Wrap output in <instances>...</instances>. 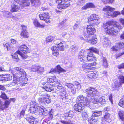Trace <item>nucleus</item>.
I'll return each instance as SVG.
<instances>
[{
	"label": "nucleus",
	"mask_w": 124,
	"mask_h": 124,
	"mask_svg": "<svg viewBox=\"0 0 124 124\" xmlns=\"http://www.w3.org/2000/svg\"><path fill=\"white\" fill-rule=\"evenodd\" d=\"M103 27L107 33L111 35H115L118 31L121 30L122 27L117 22H108L103 24Z\"/></svg>",
	"instance_id": "nucleus-1"
},
{
	"label": "nucleus",
	"mask_w": 124,
	"mask_h": 124,
	"mask_svg": "<svg viewBox=\"0 0 124 124\" xmlns=\"http://www.w3.org/2000/svg\"><path fill=\"white\" fill-rule=\"evenodd\" d=\"M83 92L87 93V97L89 101L91 99V101L92 103L98 104V99H96V96L98 95V92L96 89L90 87L84 89Z\"/></svg>",
	"instance_id": "nucleus-2"
},
{
	"label": "nucleus",
	"mask_w": 124,
	"mask_h": 124,
	"mask_svg": "<svg viewBox=\"0 0 124 124\" xmlns=\"http://www.w3.org/2000/svg\"><path fill=\"white\" fill-rule=\"evenodd\" d=\"M115 10L114 8H112L110 6H106L103 9V11L107 12L105 13L104 16L107 17L111 16L116 17L120 14L119 12L116 11L113 13V11Z\"/></svg>",
	"instance_id": "nucleus-3"
},
{
	"label": "nucleus",
	"mask_w": 124,
	"mask_h": 124,
	"mask_svg": "<svg viewBox=\"0 0 124 124\" xmlns=\"http://www.w3.org/2000/svg\"><path fill=\"white\" fill-rule=\"evenodd\" d=\"M75 85L71 83H66L65 85L68 88L71 89V91L73 94H75L76 91H77L81 88V85L78 82H75Z\"/></svg>",
	"instance_id": "nucleus-4"
},
{
	"label": "nucleus",
	"mask_w": 124,
	"mask_h": 124,
	"mask_svg": "<svg viewBox=\"0 0 124 124\" xmlns=\"http://www.w3.org/2000/svg\"><path fill=\"white\" fill-rule=\"evenodd\" d=\"M89 19L88 22L92 25H97L100 22L99 17L95 14L91 15Z\"/></svg>",
	"instance_id": "nucleus-5"
},
{
	"label": "nucleus",
	"mask_w": 124,
	"mask_h": 124,
	"mask_svg": "<svg viewBox=\"0 0 124 124\" xmlns=\"http://www.w3.org/2000/svg\"><path fill=\"white\" fill-rule=\"evenodd\" d=\"M86 62H80V64L82 65L81 68V70L85 72L92 70V66H95L96 64V62H95L88 64L86 63Z\"/></svg>",
	"instance_id": "nucleus-6"
},
{
	"label": "nucleus",
	"mask_w": 124,
	"mask_h": 124,
	"mask_svg": "<svg viewBox=\"0 0 124 124\" xmlns=\"http://www.w3.org/2000/svg\"><path fill=\"white\" fill-rule=\"evenodd\" d=\"M77 102L81 103L82 104L86 106H89V102L88 98H86L82 95H80L78 96L76 100Z\"/></svg>",
	"instance_id": "nucleus-7"
},
{
	"label": "nucleus",
	"mask_w": 124,
	"mask_h": 124,
	"mask_svg": "<svg viewBox=\"0 0 124 124\" xmlns=\"http://www.w3.org/2000/svg\"><path fill=\"white\" fill-rule=\"evenodd\" d=\"M41 98L38 99V101L40 103H44L45 104L48 103L50 102V100L49 99V96L46 93H42L40 94Z\"/></svg>",
	"instance_id": "nucleus-8"
},
{
	"label": "nucleus",
	"mask_w": 124,
	"mask_h": 124,
	"mask_svg": "<svg viewBox=\"0 0 124 124\" xmlns=\"http://www.w3.org/2000/svg\"><path fill=\"white\" fill-rule=\"evenodd\" d=\"M39 17L41 20L45 21L46 23H49L52 20L47 12L41 13L39 15Z\"/></svg>",
	"instance_id": "nucleus-9"
},
{
	"label": "nucleus",
	"mask_w": 124,
	"mask_h": 124,
	"mask_svg": "<svg viewBox=\"0 0 124 124\" xmlns=\"http://www.w3.org/2000/svg\"><path fill=\"white\" fill-rule=\"evenodd\" d=\"M17 54L20 55L23 59H26L27 57V56L26 55L23 54L20 51L18 50L17 52V53H14L12 55L13 59L16 61H18L19 59Z\"/></svg>",
	"instance_id": "nucleus-10"
},
{
	"label": "nucleus",
	"mask_w": 124,
	"mask_h": 124,
	"mask_svg": "<svg viewBox=\"0 0 124 124\" xmlns=\"http://www.w3.org/2000/svg\"><path fill=\"white\" fill-rule=\"evenodd\" d=\"M65 71V70L62 68L60 65H58L54 69H52L49 72V73H51L53 74L55 73L60 74L61 72H63Z\"/></svg>",
	"instance_id": "nucleus-11"
},
{
	"label": "nucleus",
	"mask_w": 124,
	"mask_h": 124,
	"mask_svg": "<svg viewBox=\"0 0 124 124\" xmlns=\"http://www.w3.org/2000/svg\"><path fill=\"white\" fill-rule=\"evenodd\" d=\"M85 38H87L86 40L87 42L90 41L91 44H94L96 43L97 41V39L95 36L91 37L90 36H84Z\"/></svg>",
	"instance_id": "nucleus-12"
},
{
	"label": "nucleus",
	"mask_w": 124,
	"mask_h": 124,
	"mask_svg": "<svg viewBox=\"0 0 124 124\" xmlns=\"http://www.w3.org/2000/svg\"><path fill=\"white\" fill-rule=\"evenodd\" d=\"M87 52L84 49L82 50L79 52L78 56L80 62H83L84 58L86 57Z\"/></svg>",
	"instance_id": "nucleus-13"
},
{
	"label": "nucleus",
	"mask_w": 124,
	"mask_h": 124,
	"mask_svg": "<svg viewBox=\"0 0 124 124\" xmlns=\"http://www.w3.org/2000/svg\"><path fill=\"white\" fill-rule=\"evenodd\" d=\"M12 79V76L10 74H3L0 76V81H8Z\"/></svg>",
	"instance_id": "nucleus-14"
},
{
	"label": "nucleus",
	"mask_w": 124,
	"mask_h": 124,
	"mask_svg": "<svg viewBox=\"0 0 124 124\" xmlns=\"http://www.w3.org/2000/svg\"><path fill=\"white\" fill-rule=\"evenodd\" d=\"M20 79H19L17 78L16 77V76H15L14 77L13 82L11 83V85L13 86H14L17 84L18 85L24 86L25 85L24 83H23L20 82H20L19 81V80Z\"/></svg>",
	"instance_id": "nucleus-15"
},
{
	"label": "nucleus",
	"mask_w": 124,
	"mask_h": 124,
	"mask_svg": "<svg viewBox=\"0 0 124 124\" xmlns=\"http://www.w3.org/2000/svg\"><path fill=\"white\" fill-rule=\"evenodd\" d=\"M14 69L16 71V73L18 74V75H20L21 77L25 76L26 75L25 72L21 67H16L14 68Z\"/></svg>",
	"instance_id": "nucleus-16"
},
{
	"label": "nucleus",
	"mask_w": 124,
	"mask_h": 124,
	"mask_svg": "<svg viewBox=\"0 0 124 124\" xmlns=\"http://www.w3.org/2000/svg\"><path fill=\"white\" fill-rule=\"evenodd\" d=\"M22 6H28L30 5V2L29 0H14Z\"/></svg>",
	"instance_id": "nucleus-17"
},
{
	"label": "nucleus",
	"mask_w": 124,
	"mask_h": 124,
	"mask_svg": "<svg viewBox=\"0 0 124 124\" xmlns=\"http://www.w3.org/2000/svg\"><path fill=\"white\" fill-rule=\"evenodd\" d=\"M26 119L30 124H39L38 121L32 116H28Z\"/></svg>",
	"instance_id": "nucleus-18"
},
{
	"label": "nucleus",
	"mask_w": 124,
	"mask_h": 124,
	"mask_svg": "<svg viewBox=\"0 0 124 124\" xmlns=\"http://www.w3.org/2000/svg\"><path fill=\"white\" fill-rule=\"evenodd\" d=\"M10 102V100L6 101L5 103L0 100V109L3 110L5 108H8Z\"/></svg>",
	"instance_id": "nucleus-19"
},
{
	"label": "nucleus",
	"mask_w": 124,
	"mask_h": 124,
	"mask_svg": "<svg viewBox=\"0 0 124 124\" xmlns=\"http://www.w3.org/2000/svg\"><path fill=\"white\" fill-rule=\"evenodd\" d=\"M47 81L49 85L53 87H54L56 85V82L57 81V79L56 77H53L52 78H47Z\"/></svg>",
	"instance_id": "nucleus-20"
},
{
	"label": "nucleus",
	"mask_w": 124,
	"mask_h": 124,
	"mask_svg": "<svg viewBox=\"0 0 124 124\" xmlns=\"http://www.w3.org/2000/svg\"><path fill=\"white\" fill-rule=\"evenodd\" d=\"M73 108L76 112H80L83 109V105L81 103H77L74 105Z\"/></svg>",
	"instance_id": "nucleus-21"
},
{
	"label": "nucleus",
	"mask_w": 124,
	"mask_h": 124,
	"mask_svg": "<svg viewBox=\"0 0 124 124\" xmlns=\"http://www.w3.org/2000/svg\"><path fill=\"white\" fill-rule=\"evenodd\" d=\"M67 2L64 1L63 3H61L57 6V8L59 9H64L69 7L70 6L69 3H67Z\"/></svg>",
	"instance_id": "nucleus-22"
},
{
	"label": "nucleus",
	"mask_w": 124,
	"mask_h": 124,
	"mask_svg": "<svg viewBox=\"0 0 124 124\" xmlns=\"http://www.w3.org/2000/svg\"><path fill=\"white\" fill-rule=\"evenodd\" d=\"M19 50L25 54L29 53L30 51L29 49L24 45L21 46L19 47Z\"/></svg>",
	"instance_id": "nucleus-23"
},
{
	"label": "nucleus",
	"mask_w": 124,
	"mask_h": 124,
	"mask_svg": "<svg viewBox=\"0 0 124 124\" xmlns=\"http://www.w3.org/2000/svg\"><path fill=\"white\" fill-rule=\"evenodd\" d=\"M86 29L87 33L89 35H93L95 32V29L94 27H92L91 25H87Z\"/></svg>",
	"instance_id": "nucleus-24"
},
{
	"label": "nucleus",
	"mask_w": 124,
	"mask_h": 124,
	"mask_svg": "<svg viewBox=\"0 0 124 124\" xmlns=\"http://www.w3.org/2000/svg\"><path fill=\"white\" fill-rule=\"evenodd\" d=\"M101 61L102 65L104 68H106L108 66V62L106 59L103 57L101 58Z\"/></svg>",
	"instance_id": "nucleus-25"
},
{
	"label": "nucleus",
	"mask_w": 124,
	"mask_h": 124,
	"mask_svg": "<svg viewBox=\"0 0 124 124\" xmlns=\"http://www.w3.org/2000/svg\"><path fill=\"white\" fill-rule=\"evenodd\" d=\"M87 76V78L89 79L93 78L95 79L98 77L97 74H96L93 71L88 72Z\"/></svg>",
	"instance_id": "nucleus-26"
},
{
	"label": "nucleus",
	"mask_w": 124,
	"mask_h": 124,
	"mask_svg": "<svg viewBox=\"0 0 124 124\" xmlns=\"http://www.w3.org/2000/svg\"><path fill=\"white\" fill-rule=\"evenodd\" d=\"M19 7L16 4H12L11 6L10 11L11 12H16L19 9Z\"/></svg>",
	"instance_id": "nucleus-27"
},
{
	"label": "nucleus",
	"mask_w": 124,
	"mask_h": 124,
	"mask_svg": "<svg viewBox=\"0 0 124 124\" xmlns=\"http://www.w3.org/2000/svg\"><path fill=\"white\" fill-rule=\"evenodd\" d=\"M96 61V59L94 58V56L89 57H86L84 58V61L83 62H92V63L95 62Z\"/></svg>",
	"instance_id": "nucleus-28"
},
{
	"label": "nucleus",
	"mask_w": 124,
	"mask_h": 124,
	"mask_svg": "<svg viewBox=\"0 0 124 124\" xmlns=\"http://www.w3.org/2000/svg\"><path fill=\"white\" fill-rule=\"evenodd\" d=\"M59 97L62 99H67L66 96V93L63 90H62L60 91L58 93Z\"/></svg>",
	"instance_id": "nucleus-29"
},
{
	"label": "nucleus",
	"mask_w": 124,
	"mask_h": 124,
	"mask_svg": "<svg viewBox=\"0 0 124 124\" xmlns=\"http://www.w3.org/2000/svg\"><path fill=\"white\" fill-rule=\"evenodd\" d=\"M95 8L94 5L92 3H87L85 5L83 6L82 9L83 10H85L88 8Z\"/></svg>",
	"instance_id": "nucleus-30"
},
{
	"label": "nucleus",
	"mask_w": 124,
	"mask_h": 124,
	"mask_svg": "<svg viewBox=\"0 0 124 124\" xmlns=\"http://www.w3.org/2000/svg\"><path fill=\"white\" fill-rule=\"evenodd\" d=\"M51 49L53 51V55L57 56L58 54V50L56 47L53 46L52 47Z\"/></svg>",
	"instance_id": "nucleus-31"
},
{
	"label": "nucleus",
	"mask_w": 124,
	"mask_h": 124,
	"mask_svg": "<svg viewBox=\"0 0 124 124\" xmlns=\"http://www.w3.org/2000/svg\"><path fill=\"white\" fill-rule=\"evenodd\" d=\"M33 23L34 25L36 27L40 28H44V25L40 24L38 21L36 19H34L33 20Z\"/></svg>",
	"instance_id": "nucleus-32"
},
{
	"label": "nucleus",
	"mask_w": 124,
	"mask_h": 124,
	"mask_svg": "<svg viewBox=\"0 0 124 124\" xmlns=\"http://www.w3.org/2000/svg\"><path fill=\"white\" fill-rule=\"evenodd\" d=\"M102 112L101 111H95L93 112V114L92 115V117H96L99 116L101 115Z\"/></svg>",
	"instance_id": "nucleus-33"
},
{
	"label": "nucleus",
	"mask_w": 124,
	"mask_h": 124,
	"mask_svg": "<svg viewBox=\"0 0 124 124\" xmlns=\"http://www.w3.org/2000/svg\"><path fill=\"white\" fill-rule=\"evenodd\" d=\"M118 114L120 119L124 124V111L122 110L119 111L118 112Z\"/></svg>",
	"instance_id": "nucleus-34"
},
{
	"label": "nucleus",
	"mask_w": 124,
	"mask_h": 124,
	"mask_svg": "<svg viewBox=\"0 0 124 124\" xmlns=\"http://www.w3.org/2000/svg\"><path fill=\"white\" fill-rule=\"evenodd\" d=\"M20 35L23 38H28L29 36V33L27 31H22Z\"/></svg>",
	"instance_id": "nucleus-35"
},
{
	"label": "nucleus",
	"mask_w": 124,
	"mask_h": 124,
	"mask_svg": "<svg viewBox=\"0 0 124 124\" xmlns=\"http://www.w3.org/2000/svg\"><path fill=\"white\" fill-rule=\"evenodd\" d=\"M31 2L32 6H36L40 4L39 0H31Z\"/></svg>",
	"instance_id": "nucleus-36"
},
{
	"label": "nucleus",
	"mask_w": 124,
	"mask_h": 124,
	"mask_svg": "<svg viewBox=\"0 0 124 124\" xmlns=\"http://www.w3.org/2000/svg\"><path fill=\"white\" fill-rule=\"evenodd\" d=\"M3 15L7 18H10L12 16V13L8 11H3Z\"/></svg>",
	"instance_id": "nucleus-37"
},
{
	"label": "nucleus",
	"mask_w": 124,
	"mask_h": 124,
	"mask_svg": "<svg viewBox=\"0 0 124 124\" xmlns=\"http://www.w3.org/2000/svg\"><path fill=\"white\" fill-rule=\"evenodd\" d=\"M97 121L96 119H95L94 117H92V116L88 119V120L89 124H95Z\"/></svg>",
	"instance_id": "nucleus-38"
},
{
	"label": "nucleus",
	"mask_w": 124,
	"mask_h": 124,
	"mask_svg": "<svg viewBox=\"0 0 124 124\" xmlns=\"http://www.w3.org/2000/svg\"><path fill=\"white\" fill-rule=\"evenodd\" d=\"M118 43H116L115 46H113L111 48V51L116 52L120 49V46L117 45Z\"/></svg>",
	"instance_id": "nucleus-39"
},
{
	"label": "nucleus",
	"mask_w": 124,
	"mask_h": 124,
	"mask_svg": "<svg viewBox=\"0 0 124 124\" xmlns=\"http://www.w3.org/2000/svg\"><path fill=\"white\" fill-rule=\"evenodd\" d=\"M3 45L4 46L7 48L8 50H9L12 49L11 47L10 46V44L8 42H4L3 43Z\"/></svg>",
	"instance_id": "nucleus-40"
},
{
	"label": "nucleus",
	"mask_w": 124,
	"mask_h": 124,
	"mask_svg": "<svg viewBox=\"0 0 124 124\" xmlns=\"http://www.w3.org/2000/svg\"><path fill=\"white\" fill-rule=\"evenodd\" d=\"M73 112L72 111H70L65 113L64 114V116L65 117H71L73 116Z\"/></svg>",
	"instance_id": "nucleus-41"
},
{
	"label": "nucleus",
	"mask_w": 124,
	"mask_h": 124,
	"mask_svg": "<svg viewBox=\"0 0 124 124\" xmlns=\"http://www.w3.org/2000/svg\"><path fill=\"white\" fill-rule=\"evenodd\" d=\"M50 85L48 84L47 85H45L44 86L43 88L47 91L51 92L53 89H52L51 87L50 86Z\"/></svg>",
	"instance_id": "nucleus-42"
},
{
	"label": "nucleus",
	"mask_w": 124,
	"mask_h": 124,
	"mask_svg": "<svg viewBox=\"0 0 124 124\" xmlns=\"http://www.w3.org/2000/svg\"><path fill=\"white\" fill-rule=\"evenodd\" d=\"M103 43L104 45L107 46H108L110 43V41L107 38H105L103 40Z\"/></svg>",
	"instance_id": "nucleus-43"
},
{
	"label": "nucleus",
	"mask_w": 124,
	"mask_h": 124,
	"mask_svg": "<svg viewBox=\"0 0 124 124\" xmlns=\"http://www.w3.org/2000/svg\"><path fill=\"white\" fill-rule=\"evenodd\" d=\"M39 112L42 114H46L48 112L47 110L44 107L39 108Z\"/></svg>",
	"instance_id": "nucleus-44"
},
{
	"label": "nucleus",
	"mask_w": 124,
	"mask_h": 124,
	"mask_svg": "<svg viewBox=\"0 0 124 124\" xmlns=\"http://www.w3.org/2000/svg\"><path fill=\"white\" fill-rule=\"evenodd\" d=\"M105 100L104 97H100L98 99V104L100 103V104H104L105 103Z\"/></svg>",
	"instance_id": "nucleus-45"
},
{
	"label": "nucleus",
	"mask_w": 124,
	"mask_h": 124,
	"mask_svg": "<svg viewBox=\"0 0 124 124\" xmlns=\"http://www.w3.org/2000/svg\"><path fill=\"white\" fill-rule=\"evenodd\" d=\"M88 113L84 111L82 113V117L83 119L85 120L87 119L88 117Z\"/></svg>",
	"instance_id": "nucleus-46"
},
{
	"label": "nucleus",
	"mask_w": 124,
	"mask_h": 124,
	"mask_svg": "<svg viewBox=\"0 0 124 124\" xmlns=\"http://www.w3.org/2000/svg\"><path fill=\"white\" fill-rule=\"evenodd\" d=\"M65 42L64 41H62V42L58 46V48L61 51H63L64 49V44L65 43Z\"/></svg>",
	"instance_id": "nucleus-47"
},
{
	"label": "nucleus",
	"mask_w": 124,
	"mask_h": 124,
	"mask_svg": "<svg viewBox=\"0 0 124 124\" xmlns=\"http://www.w3.org/2000/svg\"><path fill=\"white\" fill-rule=\"evenodd\" d=\"M88 50H90L95 53L99 54V51L98 49H97L93 47H90L88 49Z\"/></svg>",
	"instance_id": "nucleus-48"
},
{
	"label": "nucleus",
	"mask_w": 124,
	"mask_h": 124,
	"mask_svg": "<svg viewBox=\"0 0 124 124\" xmlns=\"http://www.w3.org/2000/svg\"><path fill=\"white\" fill-rule=\"evenodd\" d=\"M114 83L115 88H117L121 86L122 84L120 82L119 83L117 80H115Z\"/></svg>",
	"instance_id": "nucleus-49"
},
{
	"label": "nucleus",
	"mask_w": 124,
	"mask_h": 124,
	"mask_svg": "<svg viewBox=\"0 0 124 124\" xmlns=\"http://www.w3.org/2000/svg\"><path fill=\"white\" fill-rule=\"evenodd\" d=\"M0 97L4 100L8 99V97H7L5 93L2 92H1V94L0 96Z\"/></svg>",
	"instance_id": "nucleus-50"
},
{
	"label": "nucleus",
	"mask_w": 124,
	"mask_h": 124,
	"mask_svg": "<svg viewBox=\"0 0 124 124\" xmlns=\"http://www.w3.org/2000/svg\"><path fill=\"white\" fill-rule=\"evenodd\" d=\"M118 78L121 84L123 83L124 84V76L120 75L118 77Z\"/></svg>",
	"instance_id": "nucleus-51"
},
{
	"label": "nucleus",
	"mask_w": 124,
	"mask_h": 124,
	"mask_svg": "<svg viewBox=\"0 0 124 124\" xmlns=\"http://www.w3.org/2000/svg\"><path fill=\"white\" fill-rule=\"evenodd\" d=\"M38 66L33 65L32 66L31 68V70L33 71H37L38 70Z\"/></svg>",
	"instance_id": "nucleus-52"
},
{
	"label": "nucleus",
	"mask_w": 124,
	"mask_h": 124,
	"mask_svg": "<svg viewBox=\"0 0 124 124\" xmlns=\"http://www.w3.org/2000/svg\"><path fill=\"white\" fill-rule=\"evenodd\" d=\"M54 39V37L51 36H49L46 38V41L47 42H50L53 40Z\"/></svg>",
	"instance_id": "nucleus-53"
},
{
	"label": "nucleus",
	"mask_w": 124,
	"mask_h": 124,
	"mask_svg": "<svg viewBox=\"0 0 124 124\" xmlns=\"http://www.w3.org/2000/svg\"><path fill=\"white\" fill-rule=\"evenodd\" d=\"M104 118L106 121L108 122V120L110 118V114L108 113H106L104 116Z\"/></svg>",
	"instance_id": "nucleus-54"
},
{
	"label": "nucleus",
	"mask_w": 124,
	"mask_h": 124,
	"mask_svg": "<svg viewBox=\"0 0 124 124\" xmlns=\"http://www.w3.org/2000/svg\"><path fill=\"white\" fill-rule=\"evenodd\" d=\"M60 122L63 124H71V121L69 119L68 121H65L64 120H61Z\"/></svg>",
	"instance_id": "nucleus-55"
},
{
	"label": "nucleus",
	"mask_w": 124,
	"mask_h": 124,
	"mask_svg": "<svg viewBox=\"0 0 124 124\" xmlns=\"http://www.w3.org/2000/svg\"><path fill=\"white\" fill-rule=\"evenodd\" d=\"M44 68L43 67L38 66L37 72L38 73H41L44 71Z\"/></svg>",
	"instance_id": "nucleus-56"
},
{
	"label": "nucleus",
	"mask_w": 124,
	"mask_h": 124,
	"mask_svg": "<svg viewBox=\"0 0 124 124\" xmlns=\"http://www.w3.org/2000/svg\"><path fill=\"white\" fill-rule=\"evenodd\" d=\"M39 108H38L37 109L36 108H35V107H31L30 108V112L32 113H33L36 112V110H38Z\"/></svg>",
	"instance_id": "nucleus-57"
},
{
	"label": "nucleus",
	"mask_w": 124,
	"mask_h": 124,
	"mask_svg": "<svg viewBox=\"0 0 124 124\" xmlns=\"http://www.w3.org/2000/svg\"><path fill=\"white\" fill-rule=\"evenodd\" d=\"M118 105L121 107H124V99H121L120 100Z\"/></svg>",
	"instance_id": "nucleus-58"
},
{
	"label": "nucleus",
	"mask_w": 124,
	"mask_h": 124,
	"mask_svg": "<svg viewBox=\"0 0 124 124\" xmlns=\"http://www.w3.org/2000/svg\"><path fill=\"white\" fill-rule=\"evenodd\" d=\"M62 42V41L61 42L60 39H57L54 41V43L58 46Z\"/></svg>",
	"instance_id": "nucleus-59"
},
{
	"label": "nucleus",
	"mask_w": 124,
	"mask_h": 124,
	"mask_svg": "<svg viewBox=\"0 0 124 124\" xmlns=\"http://www.w3.org/2000/svg\"><path fill=\"white\" fill-rule=\"evenodd\" d=\"M117 45L120 46V49L123 48L124 49V42H121L118 43Z\"/></svg>",
	"instance_id": "nucleus-60"
},
{
	"label": "nucleus",
	"mask_w": 124,
	"mask_h": 124,
	"mask_svg": "<svg viewBox=\"0 0 124 124\" xmlns=\"http://www.w3.org/2000/svg\"><path fill=\"white\" fill-rule=\"evenodd\" d=\"M86 55L87 56V57H91V56H94V54H93V53L91 51L87 53Z\"/></svg>",
	"instance_id": "nucleus-61"
},
{
	"label": "nucleus",
	"mask_w": 124,
	"mask_h": 124,
	"mask_svg": "<svg viewBox=\"0 0 124 124\" xmlns=\"http://www.w3.org/2000/svg\"><path fill=\"white\" fill-rule=\"evenodd\" d=\"M117 68L119 69H124V63L121 64L117 66Z\"/></svg>",
	"instance_id": "nucleus-62"
},
{
	"label": "nucleus",
	"mask_w": 124,
	"mask_h": 124,
	"mask_svg": "<svg viewBox=\"0 0 124 124\" xmlns=\"http://www.w3.org/2000/svg\"><path fill=\"white\" fill-rule=\"evenodd\" d=\"M71 48L74 51H75L77 50V47L75 45H73L71 47Z\"/></svg>",
	"instance_id": "nucleus-63"
},
{
	"label": "nucleus",
	"mask_w": 124,
	"mask_h": 124,
	"mask_svg": "<svg viewBox=\"0 0 124 124\" xmlns=\"http://www.w3.org/2000/svg\"><path fill=\"white\" fill-rule=\"evenodd\" d=\"M119 22L123 25V26L124 27V19L123 18H120L119 19Z\"/></svg>",
	"instance_id": "nucleus-64"
}]
</instances>
